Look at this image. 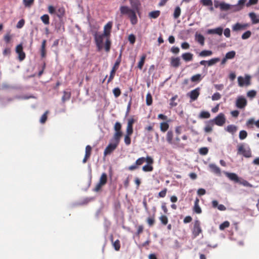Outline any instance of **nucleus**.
Listing matches in <instances>:
<instances>
[{"label": "nucleus", "instance_id": "ddd939ff", "mask_svg": "<svg viewBox=\"0 0 259 259\" xmlns=\"http://www.w3.org/2000/svg\"><path fill=\"white\" fill-rule=\"evenodd\" d=\"M249 25L247 23L241 24L237 23L232 26V30L234 31H238L245 29Z\"/></svg>", "mask_w": 259, "mask_h": 259}, {"label": "nucleus", "instance_id": "8fccbe9b", "mask_svg": "<svg viewBox=\"0 0 259 259\" xmlns=\"http://www.w3.org/2000/svg\"><path fill=\"white\" fill-rule=\"evenodd\" d=\"M48 113V111H46L44 114L41 116L40 119V122L41 123H44L47 119V114Z\"/></svg>", "mask_w": 259, "mask_h": 259}, {"label": "nucleus", "instance_id": "0eeeda50", "mask_svg": "<svg viewBox=\"0 0 259 259\" xmlns=\"http://www.w3.org/2000/svg\"><path fill=\"white\" fill-rule=\"evenodd\" d=\"M212 120L213 121V123L214 122L216 125L223 126L226 122V118L225 115L221 113Z\"/></svg>", "mask_w": 259, "mask_h": 259}, {"label": "nucleus", "instance_id": "39448f33", "mask_svg": "<svg viewBox=\"0 0 259 259\" xmlns=\"http://www.w3.org/2000/svg\"><path fill=\"white\" fill-rule=\"evenodd\" d=\"M238 153L246 157H250L251 155L250 149L248 147H244L243 145L238 146Z\"/></svg>", "mask_w": 259, "mask_h": 259}, {"label": "nucleus", "instance_id": "bb28decb", "mask_svg": "<svg viewBox=\"0 0 259 259\" xmlns=\"http://www.w3.org/2000/svg\"><path fill=\"white\" fill-rule=\"evenodd\" d=\"M213 123L212 120H209L206 123V125L204 127V131L206 133L211 132L212 130Z\"/></svg>", "mask_w": 259, "mask_h": 259}, {"label": "nucleus", "instance_id": "9d476101", "mask_svg": "<svg viewBox=\"0 0 259 259\" xmlns=\"http://www.w3.org/2000/svg\"><path fill=\"white\" fill-rule=\"evenodd\" d=\"M120 63V56L119 58L116 60V62L114 64V66L113 67L112 70L110 71V76L108 79V82H110L113 78L115 72L117 68H118L119 65Z\"/></svg>", "mask_w": 259, "mask_h": 259}, {"label": "nucleus", "instance_id": "2f4dec72", "mask_svg": "<svg viewBox=\"0 0 259 259\" xmlns=\"http://www.w3.org/2000/svg\"><path fill=\"white\" fill-rule=\"evenodd\" d=\"M196 40L201 45L203 46L204 44V37L200 34H196L195 35Z\"/></svg>", "mask_w": 259, "mask_h": 259}, {"label": "nucleus", "instance_id": "0e129e2a", "mask_svg": "<svg viewBox=\"0 0 259 259\" xmlns=\"http://www.w3.org/2000/svg\"><path fill=\"white\" fill-rule=\"evenodd\" d=\"M121 124L118 122H116L115 123V125L114 126V129L115 131V132L121 131Z\"/></svg>", "mask_w": 259, "mask_h": 259}, {"label": "nucleus", "instance_id": "5701e85b", "mask_svg": "<svg viewBox=\"0 0 259 259\" xmlns=\"http://www.w3.org/2000/svg\"><path fill=\"white\" fill-rule=\"evenodd\" d=\"M121 136H122L121 131L115 132V133H114V134L113 135V137L112 138V139L111 140L113 141L114 142L119 144V141H120V137H121Z\"/></svg>", "mask_w": 259, "mask_h": 259}, {"label": "nucleus", "instance_id": "cd10ccee", "mask_svg": "<svg viewBox=\"0 0 259 259\" xmlns=\"http://www.w3.org/2000/svg\"><path fill=\"white\" fill-rule=\"evenodd\" d=\"M203 77L204 76L202 75L201 74H197L193 75L191 77V80L193 82H199L202 79Z\"/></svg>", "mask_w": 259, "mask_h": 259}, {"label": "nucleus", "instance_id": "473e14b6", "mask_svg": "<svg viewBox=\"0 0 259 259\" xmlns=\"http://www.w3.org/2000/svg\"><path fill=\"white\" fill-rule=\"evenodd\" d=\"M212 54V52L210 50H203L201 51L199 55L202 57H205L207 56H210Z\"/></svg>", "mask_w": 259, "mask_h": 259}, {"label": "nucleus", "instance_id": "680f3d73", "mask_svg": "<svg viewBox=\"0 0 259 259\" xmlns=\"http://www.w3.org/2000/svg\"><path fill=\"white\" fill-rule=\"evenodd\" d=\"M113 245L116 250H119L120 249V242L118 240H116L115 242H113Z\"/></svg>", "mask_w": 259, "mask_h": 259}, {"label": "nucleus", "instance_id": "1a4fd4ad", "mask_svg": "<svg viewBox=\"0 0 259 259\" xmlns=\"http://www.w3.org/2000/svg\"><path fill=\"white\" fill-rule=\"evenodd\" d=\"M202 232V230L200 227V222L198 220H196L194 222V227L192 230V233L195 237L198 236Z\"/></svg>", "mask_w": 259, "mask_h": 259}, {"label": "nucleus", "instance_id": "69168bd1", "mask_svg": "<svg viewBox=\"0 0 259 259\" xmlns=\"http://www.w3.org/2000/svg\"><path fill=\"white\" fill-rule=\"evenodd\" d=\"M147 223L148 224V225L150 226H152L154 224V222H155V220H154V217H149V218H148L147 219Z\"/></svg>", "mask_w": 259, "mask_h": 259}, {"label": "nucleus", "instance_id": "423d86ee", "mask_svg": "<svg viewBox=\"0 0 259 259\" xmlns=\"http://www.w3.org/2000/svg\"><path fill=\"white\" fill-rule=\"evenodd\" d=\"M107 177L105 173H103L100 178L99 182L96 185L94 188V191L96 192L99 191L101 187L106 184L107 182Z\"/></svg>", "mask_w": 259, "mask_h": 259}, {"label": "nucleus", "instance_id": "052dcab7", "mask_svg": "<svg viewBox=\"0 0 259 259\" xmlns=\"http://www.w3.org/2000/svg\"><path fill=\"white\" fill-rule=\"evenodd\" d=\"M256 92L254 90H250L247 93V96L250 98H253L255 96Z\"/></svg>", "mask_w": 259, "mask_h": 259}, {"label": "nucleus", "instance_id": "f257e3e1", "mask_svg": "<svg viewBox=\"0 0 259 259\" xmlns=\"http://www.w3.org/2000/svg\"><path fill=\"white\" fill-rule=\"evenodd\" d=\"M112 26V22H108L104 27V32H96L94 34L96 45L98 51H101L103 48L107 52L110 49L111 42L110 36Z\"/></svg>", "mask_w": 259, "mask_h": 259}, {"label": "nucleus", "instance_id": "49530a36", "mask_svg": "<svg viewBox=\"0 0 259 259\" xmlns=\"http://www.w3.org/2000/svg\"><path fill=\"white\" fill-rule=\"evenodd\" d=\"M251 32L248 30L246 32H245L241 36V38L242 39H246L247 38H248L249 37H250V36H251Z\"/></svg>", "mask_w": 259, "mask_h": 259}, {"label": "nucleus", "instance_id": "e2e57ef3", "mask_svg": "<svg viewBox=\"0 0 259 259\" xmlns=\"http://www.w3.org/2000/svg\"><path fill=\"white\" fill-rule=\"evenodd\" d=\"M238 183H240V184L244 186L249 187H252V185L251 184H250V183H249L246 180H242V181H241L240 180V182H239Z\"/></svg>", "mask_w": 259, "mask_h": 259}, {"label": "nucleus", "instance_id": "aec40b11", "mask_svg": "<svg viewBox=\"0 0 259 259\" xmlns=\"http://www.w3.org/2000/svg\"><path fill=\"white\" fill-rule=\"evenodd\" d=\"M220 9L222 11H228L229 10H233V5L229 4L226 3L225 2H221L220 5Z\"/></svg>", "mask_w": 259, "mask_h": 259}, {"label": "nucleus", "instance_id": "c9c22d12", "mask_svg": "<svg viewBox=\"0 0 259 259\" xmlns=\"http://www.w3.org/2000/svg\"><path fill=\"white\" fill-rule=\"evenodd\" d=\"M220 59L219 58H212L208 61H207L208 66H211L214 65L217 62H219Z\"/></svg>", "mask_w": 259, "mask_h": 259}, {"label": "nucleus", "instance_id": "c03bdc74", "mask_svg": "<svg viewBox=\"0 0 259 259\" xmlns=\"http://www.w3.org/2000/svg\"><path fill=\"white\" fill-rule=\"evenodd\" d=\"M152 103V98L150 93H148L146 95V104L147 105H151Z\"/></svg>", "mask_w": 259, "mask_h": 259}, {"label": "nucleus", "instance_id": "774afa93", "mask_svg": "<svg viewBox=\"0 0 259 259\" xmlns=\"http://www.w3.org/2000/svg\"><path fill=\"white\" fill-rule=\"evenodd\" d=\"M166 192H167V189L166 188H165L163 190L161 191L158 193V196L160 197L163 198V197H164L165 196Z\"/></svg>", "mask_w": 259, "mask_h": 259}, {"label": "nucleus", "instance_id": "a18cd8bd", "mask_svg": "<svg viewBox=\"0 0 259 259\" xmlns=\"http://www.w3.org/2000/svg\"><path fill=\"white\" fill-rule=\"evenodd\" d=\"M221 95L219 93H215L211 96V99L212 101H217L221 99Z\"/></svg>", "mask_w": 259, "mask_h": 259}, {"label": "nucleus", "instance_id": "6e6552de", "mask_svg": "<svg viewBox=\"0 0 259 259\" xmlns=\"http://www.w3.org/2000/svg\"><path fill=\"white\" fill-rule=\"evenodd\" d=\"M118 145V144L114 142L113 141L111 140L110 143L104 150V155H107L108 154H110L113 151H114Z\"/></svg>", "mask_w": 259, "mask_h": 259}, {"label": "nucleus", "instance_id": "4be33fe9", "mask_svg": "<svg viewBox=\"0 0 259 259\" xmlns=\"http://www.w3.org/2000/svg\"><path fill=\"white\" fill-rule=\"evenodd\" d=\"M225 130L233 135L237 131V126L235 125H233V124H230V125H228L226 128H225Z\"/></svg>", "mask_w": 259, "mask_h": 259}, {"label": "nucleus", "instance_id": "4d7b16f0", "mask_svg": "<svg viewBox=\"0 0 259 259\" xmlns=\"http://www.w3.org/2000/svg\"><path fill=\"white\" fill-rule=\"evenodd\" d=\"M113 93L114 95V96L117 98L119 97L120 95L121 92L118 88H114L113 90Z\"/></svg>", "mask_w": 259, "mask_h": 259}, {"label": "nucleus", "instance_id": "393cba45", "mask_svg": "<svg viewBox=\"0 0 259 259\" xmlns=\"http://www.w3.org/2000/svg\"><path fill=\"white\" fill-rule=\"evenodd\" d=\"M249 16L253 24H257L259 23V17L254 12L249 13Z\"/></svg>", "mask_w": 259, "mask_h": 259}, {"label": "nucleus", "instance_id": "6e6d98bb", "mask_svg": "<svg viewBox=\"0 0 259 259\" xmlns=\"http://www.w3.org/2000/svg\"><path fill=\"white\" fill-rule=\"evenodd\" d=\"M142 169L144 171H151L153 170V167L150 165H145L143 166Z\"/></svg>", "mask_w": 259, "mask_h": 259}, {"label": "nucleus", "instance_id": "f704fd0d", "mask_svg": "<svg viewBox=\"0 0 259 259\" xmlns=\"http://www.w3.org/2000/svg\"><path fill=\"white\" fill-rule=\"evenodd\" d=\"M210 116V114L209 112L205 111H202L199 115L200 118H208Z\"/></svg>", "mask_w": 259, "mask_h": 259}, {"label": "nucleus", "instance_id": "a878e982", "mask_svg": "<svg viewBox=\"0 0 259 259\" xmlns=\"http://www.w3.org/2000/svg\"><path fill=\"white\" fill-rule=\"evenodd\" d=\"M173 133L171 131H169L166 134V140L169 144L175 145L176 142L173 141Z\"/></svg>", "mask_w": 259, "mask_h": 259}, {"label": "nucleus", "instance_id": "de8ad7c7", "mask_svg": "<svg viewBox=\"0 0 259 259\" xmlns=\"http://www.w3.org/2000/svg\"><path fill=\"white\" fill-rule=\"evenodd\" d=\"M70 94L69 92H64V95L62 98V100L63 102H65L66 100H68L70 99Z\"/></svg>", "mask_w": 259, "mask_h": 259}, {"label": "nucleus", "instance_id": "338daca9", "mask_svg": "<svg viewBox=\"0 0 259 259\" xmlns=\"http://www.w3.org/2000/svg\"><path fill=\"white\" fill-rule=\"evenodd\" d=\"M128 40L131 44H134L135 42L136 38L134 34H130L128 36Z\"/></svg>", "mask_w": 259, "mask_h": 259}, {"label": "nucleus", "instance_id": "9b49d317", "mask_svg": "<svg viewBox=\"0 0 259 259\" xmlns=\"http://www.w3.org/2000/svg\"><path fill=\"white\" fill-rule=\"evenodd\" d=\"M200 90L199 88H197L187 94V96L190 98L191 101L197 100L200 94Z\"/></svg>", "mask_w": 259, "mask_h": 259}, {"label": "nucleus", "instance_id": "a19ab883", "mask_svg": "<svg viewBox=\"0 0 259 259\" xmlns=\"http://www.w3.org/2000/svg\"><path fill=\"white\" fill-rule=\"evenodd\" d=\"M235 54L236 53L234 51L229 52L225 55L226 59H227L228 60L232 59L234 58Z\"/></svg>", "mask_w": 259, "mask_h": 259}, {"label": "nucleus", "instance_id": "37998d69", "mask_svg": "<svg viewBox=\"0 0 259 259\" xmlns=\"http://www.w3.org/2000/svg\"><path fill=\"white\" fill-rule=\"evenodd\" d=\"M229 225L230 223L228 221H225L220 225L219 228L221 230H223L225 228L229 227Z\"/></svg>", "mask_w": 259, "mask_h": 259}, {"label": "nucleus", "instance_id": "6ab92c4d", "mask_svg": "<svg viewBox=\"0 0 259 259\" xmlns=\"http://www.w3.org/2000/svg\"><path fill=\"white\" fill-rule=\"evenodd\" d=\"M208 166L211 171L219 175H221V169L216 164L214 163H210Z\"/></svg>", "mask_w": 259, "mask_h": 259}, {"label": "nucleus", "instance_id": "4c0bfd02", "mask_svg": "<svg viewBox=\"0 0 259 259\" xmlns=\"http://www.w3.org/2000/svg\"><path fill=\"white\" fill-rule=\"evenodd\" d=\"M168 127L169 125L167 122H163L160 123V130L163 132H165V131H166L168 130Z\"/></svg>", "mask_w": 259, "mask_h": 259}, {"label": "nucleus", "instance_id": "bf43d9fd", "mask_svg": "<svg viewBox=\"0 0 259 259\" xmlns=\"http://www.w3.org/2000/svg\"><path fill=\"white\" fill-rule=\"evenodd\" d=\"M130 135H125L124 139V141L125 144L126 145H129L131 144V138H130Z\"/></svg>", "mask_w": 259, "mask_h": 259}, {"label": "nucleus", "instance_id": "5fc2aeb1", "mask_svg": "<svg viewBox=\"0 0 259 259\" xmlns=\"http://www.w3.org/2000/svg\"><path fill=\"white\" fill-rule=\"evenodd\" d=\"M56 10V9L54 6H53L52 5H50L48 6V12L50 14H51V15L55 14Z\"/></svg>", "mask_w": 259, "mask_h": 259}, {"label": "nucleus", "instance_id": "4468645a", "mask_svg": "<svg viewBox=\"0 0 259 259\" xmlns=\"http://www.w3.org/2000/svg\"><path fill=\"white\" fill-rule=\"evenodd\" d=\"M253 124L257 128H259V119L255 121L253 118L248 119L246 122V126L249 128H251L253 127Z\"/></svg>", "mask_w": 259, "mask_h": 259}, {"label": "nucleus", "instance_id": "2eb2a0df", "mask_svg": "<svg viewBox=\"0 0 259 259\" xmlns=\"http://www.w3.org/2000/svg\"><path fill=\"white\" fill-rule=\"evenodd\" d=\"M223 32V28L222 27H217L214 29H208L206 31L208 34H215L221 36Z\"/></svg>", "mask_w": 259, "mask_h": 259}, {"label": "nucleus", "instance_id": "a211bd4d", "mask_svg": "<svg viewBox=\"0 0 259 259\" xmlns=\"http://www.w3.org/2000/svg\"><path fill=\"white\" fill-rule=\"evenodd\" d=\"M170 65L175 68H178L181 64L180 59L179 57H172L170 59Z\"/></svg>", "mask_w": 259, "mask_h": 259}, {"label": "nucleus", "instance_id": "13d9d810", "mask_svg": "<svg viewBox=\"0 0 259 259\" xmlns=\"http://www.w3.org/2000/svg\"><path fill=\"white\" fill-rule=\"evenodd\" d=\"M159 219L162 224H163L164 225L167 224L168 222V219L167 217H166L165 215H161Z\"/></svg>", "mask_w": 259, "mask_h": 259}, {"label": "nucleus", "instance_id": "603ef678", "mask_svg": "<svg viewBox=\"0 0 259 259\" xmlns=\"http://www.w3.org/2000/svg\"><path fill=\"white\" fill-rule=\"evenodd\" d=\"M146 161V159L144 157H141L138 158L136 161V165H141L143 164Z\"/></svg>", "mask_w": 259, "mask_h": 259}, {"label": "nucleus", "instance_id": "7ed1b4c3", "mask_svg": "<svg viewBox=\"0 0 259 259\" xmlns=\"http://www.w3.org/2000/svg\"><path fill=\"white\" fill-rule=\"evenodd\" d=\"M237 79L238 85L240 87H242L244 85L248 86L250 84L251 77L248 74H246L244 77L239 76L238 77Z\"/></svg>", "mask_w": 259, "mask_h": 259}, {"label": "nucleus", "instance_id": "20e7f679", "mask_svg": "<svg viewBox=\"0 0 259 259\" xmlns=\"http://www.w3.org/2000/svg\"><path fill=\"white\" fill-rule=\"evenodd\" d=\"M246 105L247 100L244 96H239L237 97L235 102L236 107L239 109H243L246 107Z\"/></svg>", "mask_w": 259, "mask_h": 259}, {"label": "nucleus", "instance_id": "dca6fc26", "mask_svg": "<svg viewBox=\"0 0 259 259\" xmlns=\"http://www.w3.org/2000/svg\"><path fill=\"white\" fill-rule=\"evenodd\" d=\"M16 52L19 55V59L20 61H22L25 57V54L23 51V47L21 44L18 45L16 48Z\"/></svg>", "mask_w": 259, "mask_h": 259}, {"label": "nucleus", "instance_id": "f8f14e48", "mask_svg": "<svg viewBox=\"0 0 259 259\" xmlns=\"http://www.w3.org/2000/svg\"><path fill=\"white\" fill-rule=\"evenodd\" d=\"M224 174L231 181L234 182L235 183L240 182V178L238 177L237 174L233 172H229L227 171H224Z\"/></svg>", "mask_w": 259, "mask_h": 259}, {"label": "nucleus", "instance_id": "c756f323", "mask_svg": "<svg viewBox=\"0 0 259 259\" xmlns=\"http://www.w3.org/2000/svg\"><path fill=\"white\" fill-rule=\"evenodd\" d=\"M199 199L196 198L195 200L194 206V211L197 213H201V209L199 205Z\"/></svg>", "mask_w": 259, "mask_h": 259}, {"label": "nucleus", "instance_id": "3c124183", "mask_svg": "<svg viewBox=\"0 0 259 259\" xmlns=\"http://www.w3.org/2000/svg\"><path fill=\"white\" fill-rule=\"evenodd\" d=\"M199 152L201 155H205L207 154L208 150L206 147H203L199 149Z\"/></svg>", "mask_w": 259, "mask_h": 259}, {"label": "nucleus", "instance_id": "58836bf2", "mask_svg": "<svg viewBox=\"0 0 259 259\" xmlns=\"http://www.w3.org/2000/svg\"><path fill=\"white\" fill-rule=\"evenodd\" d=\"M181 10L179 7H177L174 11V17L175 19L178 18L181 15Z\"/></svg>", "mask_w": 259, "mask_h": 259}, {"label": "nucleus", "instance_id": "e433bc0d", "mask_svg": "<svg viewBox=\"0 0 259 259\" xmlns=\"http://www.w3.org/2000/svg\"><path fill=\"white\" fill-rule=\"evenodd\" d=\"M146 55L145 54H144L141 58V59H140V61H139V62L138 63V67L140 69H142L143 66V65L144 64V62H145V60L146 59Z\"/></svg>", "mask_w": 259, "mask_h": 259}, {"label": "nucleus", "instance_id": "09e8293b", "mask_svg": "<svg viewBox=\"0 0 259 259\" xmlns=\"http://www.w3.org/2000/svg\"><path fill=\"white\" fill-rule=\"evenodd\" d=\"M201 3L205 6H212V2L211 0H201Z\"/></svg>", "mask_w": 259, "mask_h": 259}, {"label": "nucleus", "instance_id": "b1692460", "mask_svg": "<svg viewBox=\"0 0 259 259\" xmlns=\"http://www.w3.org/2000/svg\"><path fill=\"white\" fill-rule=\"evenodd\" d=\"M121 136H122L121 131L115 132V133H114V134L113 135V137L112 138V139L111 140L113 141L114 142L119 144V141H120V137H121Z\"/></svg>", "mask_w": 259, "mask_h": 259}, {"label": "nucleus", "instance_id": "c85d7f7f", "mask_svg": "<svg viewBox=\"0 0 259 259\" xmlns=\"http://www.w3.org/2000/svg\"><path fill=\"white\" fill-rule=\"evenodd\" d=\"M193 56V54L190 53H185L182 55V59L186 62L192 61Z\"/></svg>", "mask_w": 259, "mask_h": 259}, {"label": "nucleus", "instance_id": "412c9836", "mask_svg": "<svg viewBox=\"0 0 259 259\" xmlns=\"http://www.w3.org/2000/svg\"><path fill=\"white\" fill-rule=\"evenodd\" d=\"M131 5L135 12L138 11L140 3L139 0H130Z\"/></svg>", "mask_w": 259, "mask_h": 259}, {"label": "nucleus", "instance_id": "79ce46f5", "mask_svg": "<svg viewBox=\"0 0 259 259\" xmlns=\"http://www.w3.org/2000/svg\"><path fill=\"white\" fill-rule=\"evenodd\" d=\"M247 136V133L244 130H242L239 132V137L241 140L245 139Z\"/></svg>", "mask_w": 259, "mask_h": 259}, {"label": "nucleus", "instance_id": "f3484780", "mask_svg": "<svg viewBox=\"0 0 259 259\" xmlns=\"http://www.w3.org/2000/svg\"><path fill=\"white\" fill-rule=\"evenodd\" d=\"M246 0H239L238 3L233 5V12H238L241 10Z\"/></svg>", "mask_w": 259, "mask_h": 259}, {"label": "nucleus", "instance_id": "f03ea898", "mask_svg": "<svg viewBox=\"0 0 259 259\" xmlns=\"http://www.w3.org/2000/svg\"><path fill=\"white\" fill-rule=\"evenodd\" d=\"M119 10L122 15H127L130 19L131 23L135 25L138 23V18L136 12L132 9L126 6H122Z\"/></svg>", "mask_w": 259, "mask_h": 259}, {"label": "nucleus", "instance_id": "7c9ffc66", "mask_svg": "<svg viewBox=\"0 0 259 259\" xmlns=\"http://www.w3.org/2000/svg\"><path fill=\"white\" fill-rule=\"evenodd\" d=\"M55 14L59 18H62L65 14L64 8L63 7L59 8L57 10H56Z\"/></svg>", "mask_w": 259, "mask_h": 259}, {"label": "nucleus", "instance_id": "864d4df0", "mask_svg": "<svg viewBox=\"0 0 259 259\" xmlns=\"http://www.w3.org/2000/svg\"><path fill=\"white\" fill-rule=\"evenodd\" d=\"M33 2L34 0H23V4L26 7H30Z\"/></svg>", "mask_w": 259, "mask_h": 259}, {"label": "nucleus", "instance_id": "72a5a7b5", "mask_svg": "<svg viewBox=\"0 0 259 259\" xmlns=\"http://www.w3.org/2000/svg\"><path fill=\"white\" fill-rule=\"evenodd\" d=\"M160 13V12L159 11H154L149 13V16L151 18L156 19L159 17Z\"/></svg>", "mask_w": 259, "mask_h": 259}, {"label": "nucleus", "instance_id": "ea45409f", "mask_svg": "<svg viewBox=\"0 0 259 259\" xmlns=\"http://www.w3.org/2000/svg\"><path fill=\"white\" fill-rule=\"evenodd\" d=\"M40 19L45 24L47 25L49 24L50 23L49 16L47 14H45L41 16Z\"/></svg>", "mask_w": 259, "mask_h": 259}]
</instances>
